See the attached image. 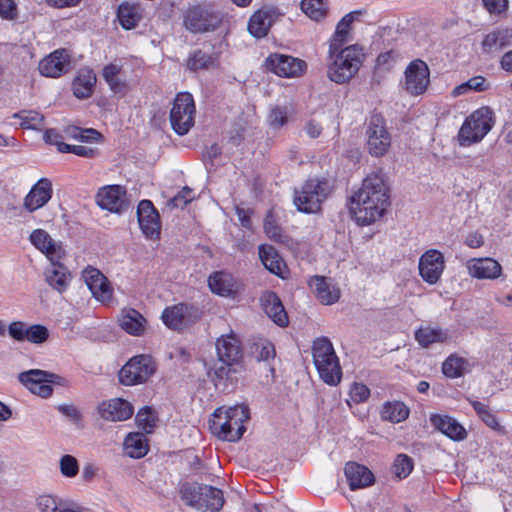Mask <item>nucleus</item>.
<instances>
[{"label":"nucleus","mask_w":512,"mask_h":512,"mask_svg":"<svg viewBox=\"0 0 512 512\" xmlns=\"http://www.w3.org/2000/svg\"><path fill=\"white\" fill-rule=\"evenodd\" d=\"M117 17L124 29H133L141 19V8L137 4L122 3L118 8Z\"/></svg>","instance_id":"nucleus-36"},{"label":"nucleus","mask_w":512,"mask_h":512,"mask_svg":"<svg viewBox=\"0 0 512 512\" xmlns=\"http://www.w3.org/2000/svg\"><path fill=\"white\" fill-rule=\"evenodd\" d=\"M136 422L139 428L150 433L155 426L154 413L149 407H144L137 413Z\"/></svg>","instance_id":"nucleus-55"},{"label":"nucleus","mask_w":512,"mask_h":512,"mask_svg":"<svg viewBox=\"0 0 512 512\" xmlns=\"http://www.w3.org/2000/svg\"><path fill=\"white\" fill-rule=\"evenodd\" d=\"M268 125L273 129H280L288 122V110L285 106H275L271 109L268 118Z\"/></svg>","instance_id":"nucleus-51"},{"label":"nucleus","mask_w":512,"mask_h":512,"mask_svg":"<svg viewBox=\"0 0 512 512\" xmlns=\"http://www.w3.org/2000/svg\"><path fill=\"white\" fill-rule=\"evenodd\" d=\"M261 301L263 309L269 318L281 327L288 325L287 313L281 303V300L275 293H267L263 296Z\"/></svg>","instance_id":"nucleus-30"},{"label":"nucleus","mask_w":512,"mask_h":512,"mask_svg":"<svg viewBox=\"0 0 512 512\" xmlns=\"http://www.w3.org/2000/svg\"><path fill=\"white\" fill-rule=\"evenodd\" d=\"M96 81L97 78L92 69H80L72 82L74 96L78 99L89 98L94 92Z\"/></svg>","instance_id":"nucleus-29"},{"label":"nucleus","mask_w":512,"mask_h":512,"mask_svg":"<svg viewBox=\"0 0 512 512\" xmlns=\"http://www.w3.org/2000/svg\"><path fill=\"white\" fill-rule=\"evenodd\" d=\"M466 267L471 277L477 279H496L502 274V266L493 258H473L467 261Z\"/></svg>","instance_id":"nucleus-21"},{"label":"nucleus","mask_w":512,"mask_h":512,"mask_svg":"<svg viewBox=\"0 0 512 512\" xmlns=\"http://www.w3.org/2000/svg\"><path fill=\"white\" fill-rule=\"evenodd\" d=\"M415 339L422 347H428L433 343H444L448 340V334L439 328H420L415 333Z\"/></svg>","instance_id":"nucleus-41"},{"label":"nucleus","mask_w":512,"mask_h":512,"mask_svg":"<svg viewBox=\"0 0 512 512\" xmlns=\"http://www.w3.org/2000/svg\"><path fill=\"white\" fill-rule=\"evenodd\" d=\"M98 413L106 421H125L133 415V407L128 401L114 398L100 403Z\"/></svg>","instance_id":"nucleus-20"},{"label":"nucleus","mask_w":512,"mask_h":512,"mask_svg":"<svg viewBox=\"0 0 512 512\" xmlns=\"http://www.w3.org/2000/svg\"><path fill=\"white\" fill-rule=\"evenodd\" d=\"M203 484H199L196 482L193 483H184L180 488V496L182 501L192 507L198 510V508L202 507V504L200 503L201 495H202V489Z\"/></svg>","instance_id":"nucleus-42"},{"label":"nucleus","mask_w":512,"mask_h":512,"mask_svg":"<svg viewBox=\"0 0 512 512\" xmlns=\"http://www.w3.org/2000/svg\"><path fill=\"white\" fill-rule=\"evenodd\" d=\"M255 353L258 361H268L275 357V349L271 343L256 345Z\"/></svg>","instance_id":"nucleus-62"},{"label":"nucleus","mask_w":512,"mask_h":512,"mask_svg":"<svg viewBox=\"0 0 512 512\" xmlns=\"http://www.w3.org/2000/svg\"><path fill=\"white\" fill-rule=\"evenodd\" d=\"M395 475L399 478H406L413 469V460L405 454H399L393 464Z\"/></svg>","instance_id":"nucleus-54"},{"label":"nucleus","mask_w":512,"mask_h":512,"mask_svg":"<svg viewBox=\"0 0 512 512\" xmlns=\"http://www.w3.org/2000/svg\"><path fill=\"white\" fill-rule=\"evenodd\" d=\"M70 69V55L65 49L56 50L39 63V71L47 77L57 78Z\"/></svg>","instance_id":"nucleus-18"},{"label":"nucleus","mask_w":512,"mask_h":512,"mask_svg":"<svg viewBox=\"0 0 512 512\" xmlns=\"http://www.w3.org/2000/svg\"><path fill=\"white\" fill-rule=\"evenodd\" d=\"M0 16L10 20L16 17V5L13 0H0Z\"/></svg>","instance_id":"nucleus-63"},{"label":"nucleus","mask_w":512,"mask_h":512,"mask_svg":"<svg viewBox=\"0 0 512 512\" xmlns=\"http://www.w3.org/2000/svg\"><path fill=\"white\" fill-rule=\"evenodd\" d=\"M327 194H296L294 204L300 212L317 213Z\"/></svg>","instance_id":"nucleus-40"},{"label":"nucleus","mask_w":512,"mask_h":512,"mask_svg":"<svg viewBox=\"0 0 512 512\" xmlns=\"http://www.w3.org/2000/svg\"><path fill=\"white\" fill-rule=\"evenodd\" d=\"M83 278L92 295L99 301L105 303L112 298V289L107 278L102 272L93 267H87L83 271Z\"/></svg>","instance_id":"nucleus-19"},{"label":"nucleus","mask_w":512,"mask_h":512,"mask_svg":"<svg viewBox=\"0 0 512 512\" xmlns=\"http://www.w3.org/2000/svg\"><path fill=\"white\" fill-rule=\"evenodd\" d=\"M50 262V266L44 272L45 281L50 287L62 293L70 284L71 273L67 267L60 263V260Z\"/></svg>","instance_id":"nucleus-27"},{"label":"nucleus","mask_w":512,"mask_h":512,"mask_svg":"<svg viewBox=\"0 0 512 512\" xmlns=\"http://www.w3.org/2000/svg\"><path fill=\"white\" fill-rule=\"evenodd\" d=\"M36 504L41 512H76L79 505L72 499L50 494L40 495Z\"/></svg>","instance_id":"nucleus-28"},{"label":"nucleus","mask_w":512,"mask_h":512,"mask_svg":"<svg viewBox=\"0 0 512 512\" xmlns=\"http://www.w3.org/2000/svg\"><path fill=\"white\" fill-rule=\"evenodd\" d=\"M390 186L384 174L377 171L369 174L364 180L362 189L359 192H389Z\"/></svg>","instance_id":"nucleus-46"},{"label":"nucleus","mask_w":512,"mask_h":512,"mask_svg":"<svg viewBox=\"0 0 512 512\" xmlns=\"http://www.w3.org/2000/svg\"><path fill=\"white\" fill-rule=\"evenodd\" d=\"M266 68L280 77H300L307 65L305 61L290 55L274 53L265 61Z\"/></svg>","instance_id":"nucleus-12"},{"label":"nucleus","mask_w":512,"mask_h":512,"mask_svg":"<svg viewBox=\"0 0 512 512\" xmlns=\"http://www.w3.org/2000/svg\"><path fill=\"white\" fill-rule=\"evenodd\" d=\"M312 356L320 378L329 385H337L341 380L342 371L331 341L326 337L315 339Z\"/></svg>","instance_id":"nucleus-4"},{"label":"nucleus","mask_w":512,"mask_h":512,"mask_svg":"<svg viewBox=\"0 0 512 512\" xmlns=\"http://www.w3.org/2000/svg\"><path fill=\"white\" fill-rule=\"evenodd\" d=\"M58 379H60L58 375L40 369H31L18 375V380L27 389L42 398L52 395L53 389L50 384L58 383Z\"/></svg>","instance_id":"nucleus-11"},{"label":"nucleus","mask_w":512,"mask_h":512,"mask_svg":"<svg viewBox=\"0 0 512 512\" xmlns=\"http://www.w3.org/2000/svg\"><path fill=\"white\" fill-rule=\"evenodd\" d=\"M430 71L427 64L420 60H413L405 70V89L414 96L423 94L429 84Z\"/></svg>","instance_id":"nucleus-14"},{"label":"nucleus","mask_w":512,"mask_h":512,"mask_svg":"<svg viewBox=\"0 0 512 512\" xmlns=\"http://www.w3.org/2000/svg\"><path fill=\"white\" fill-rule=\"evenodd\" d=\"M58 411L76 425H79L82 421L81 412L73 404H61L58 406Z\"/></svg>","instance_id":"nucleus-61"},{"label":"nucleus","mask_w":512,"mask_h":512,"mask_svg":"<svg viewBox=\"0 0 512 512\" xmlns=\"http://www.w3.org/2000/svg\"><path fill=\"white\" fill-rule=\"evenodd\" d=\"M466 363L464 358L451 355L442 364L443 374L449 378L460 377L464 373Z\"/></svg>","instance_id":"nucleus-49"},{"label":"nucleus","mask_w":512,"mask_h":512,"mask_svg":"<svg viewBox=\"0 0 512 512\" xmlns=\"http://www.w3.org/2000/svg\"><path fill=\"white\" fill-rule=\"evenodd\" d=\"M217 358L227 361L230 364H241L243 351L241 342L236 334L230 332L217 338L216 343Z\"/></svg>","instance_id":"nucleus-17"},{"label":"nucleus","mask_w":512,"mask_h":512,"mask_svg":"<svg viewBox=\"0 0 512 512\" xmlns=\"http://www.w3.org/2000/svg\"><path fill=\"white\" fill-rule=\"evenodd\" d=\"M485 82L486 80L482 76L472 77L468 81L456 86L452 91V95L455 97L460 96L471 90L484 91L486 89Z\"/></svg>","instance_id":"nucleus-50"},{"label":"nucleus","mask_w":512,"mask_h":512,"mask_svg":"<svg viewBox=\"0 0 512 512\" xmlns=\"http://www.w3.org/2000/svg\"><path fill=\"white\" fill-rule=\"evenodd\" d=\"M140 229L147 239L160 238L161 222L158 211L149 200L140 201L137 209Z\"/></svg>","instance_id":"nucleus-16"},{"label":"nucleus","mask_w":512,"mask_h":512,"mask_svg":"<svg viewBox=\"0 0 512 512\" xmlns=\"http://www.w3.org/2000/svg\"><path fill=\"white\" fill-rule=\"evenodd\" d=\"M309 286L316 298L323 305L336 303L341 295L340 289L324 276H314L309 281Z\"/></svg>","instance_id":"nucleus-23"},{"label":"nucleus","mask_w":512,"mask_h":512,"mask_svg":"<svg viewBox=\"0 0 512 512\" xmlns=\"http://www.w3.org/2000/svg\"><path fill=\"white\" fill-rule=\"evenodd\" d=\"M432 426L453 441H463L467 437L466 429L448 415L435 414L430 417Z\"/></svg>","instance_id":"nucleus-25"},{"label":"nucleus","mask_w":512,"mask_h":512,"mask_svg":"<svg viewBox=\"0 0 512 512\" xmlns=\"http://www.w3.org/2000/svg\"><path fill=\"white\" fill-rule=\"evenodd\" d=\"M494 125L493 112L489 107H481L468 116L462 124L458 140L461 146L480 142Z\"/></svg>","instance_id":"nucleus-5"},{"label":"nucleus","mask_w":512,"mask_h":512,"mask_svg":"<svg viewBox=\"0 0 512 512\" xmlns=\"http://www.w3.org/2000/svg\"><path fill=\"white\" fill-rule=\"evenodd\" d=\"M122 67L116 64H108L103 68L102 75L109 88L114 93H121L125 90V82L121 79Z\"/></svg>","instance_id":"nucleus-44"},{"label":"nucleus","mask_w":512,"mask_h":512,"mask_svg":"<svg viewBox=\"0 0 512 512\" xmlns=\"http://www.w3.org/2000/svg\"><path fill=\"white\" fill-rule=\"evenodd\" d=\"M161 317L168 328L179 331L195 323L199 313L193 306L180 303L167 307Z\"/></svg>","instance_id":"nucleus-13"},{"label":"nucleus","mask_w":512,"mask_h":512,"mask_svg":"<svg viewBox=\"0 0 512 512\" xmlns=\"http://www.w3.org/2000/svg\"><path fill=\"white\" fill-rule=\"evenodd\" d=\"M195 103L190 93L177 94L170 111V123L178 135H185L194 125Z\"/></svg>","instance_id":"nucleus-7"},{"label":"nucleus","mask_w":512,"mask_h":512,"mask_svg":"<svg viewBox=\"0 0 512 512\" xmlns=\"http://www.w3.org/2000/svg\"><path fill=\"white\" fill-rule=\"evenodd\" d=\"M217 62L215 54H208L202 50H196L188 60V68L191 70L208 69Z\"/></svg>","instance_id":"nucleus-47"},{"label":"nucleus","mask_w":512,"mask_h":512,"mask_svg":"<svg viewBox=\"0 0 512 512\" xmlns=\"http://www.w3.org/2000/svg\"><path fill=\"white\" fill-rule=\"evenodd\" d=\"M349 395L354 403H361L368 399L370 390L365 384L354 383L350 388Z\"/></svg>","instance_id":"nucleus-58"},{"label":"nucleus","mask_w":512,"mask_h":512,"mask_svg":"<svg viewBox=\"0 0 512 512\" xmlns=\"http://www.w3.org/2000/svg\"><path fill=\"white\" fill-rule=\"evenodd\" d=\"M61 474L66 478H74L79 473L78 460L69 454L63 455L59 460Z\"/></svg>","instance_id":"nucleus-52"},{"label":"nucleus","mask_w":512,"mask_h":512,"mask_svg":"<svg viewBox=\"0 0 512 512\" xmlns=\"http://www.w3.org/2000/svg\"><path fill=\"white\" fill-rule=\"evenodd\" d=\"M444 268V255L436 249L427 250L419 259L420 276L430 285L436 284L439 281Z\"/></svg>","instance_id":"nucleus-15"},{"label":"nucleus","mask_w":512,"mask_h":512,"mask_svg":"<svg viewBox=\"0 0 512 512\" xmlns=\"http://www.w3.org/2000/svg\"><path fill=\"white\" fill-rule=\"evenodd\" d=\"M330 63L327 68L328 78L337 83L345 84L350 82L358 73L363 64L365 54L359 45H350L331 53L329 45Z\"/></svg>","instance_id":"nucleus-2"},{"label":"nucleus","mask_w":512,"mask_h":512,"mask_svg":"<svg viewBox=\"0 0 512 512\" xmlns=\"http://www.w3.org/2000/svg\"><path fill=\"white\" fill-rule=\"evenodd\" d=\"M126 194H96L97 205L114 213H121L129 206Z\"/></svg>","instance_id":"nucleus-39"},{"label":"nucleus","mask_w":512,"mask_h":512,"mask_svg":"<svg viewBox=\"0 0 512 512\" xmlns=\"http://www.w3.org/2000/svg\"><path fill=\"white\" fill-rule=\"evenodd\" d=\"M49 337L48 329L40 324L27 325L25 340L33 344H41Z\"/></svg>","instance_id":"nucleus-53"},{"label":"nucleus","mask_w":512,"mask_h":512,"mask_svg":"<svg viewBox=\"0 0 512 512\" xmlns=\"http://www.w3.org/2000/svg\"><path fill=\"white\" fill-rule=\"evenodd\" d=\"M208 284L211 291L220 296L229 297L237 292L236 281L234 277L226 272H215L208 278Z\"/></svg>","instance_id":"nucleus-31"},{"label":"nucleus","mask_w":512,"mask_h":512,"mask_svg":"<svg viewBox=\"0 0 512 512\" xmlns=\"http://www.w3.org/2000/svg\"><path fill=\"white\" fill-rule=\"evenodd\" d=\"M264 231L273 241L283 244L287 247L292 246L293 240L278 225L272 210L268 211L264 219Z\"/></svg>","instance_id":"nucleus-37"},{"label":"nucleus","mask_w":512,"mask_h":512,"mask_svg":"<svg viewBox=\"0 0 512 512\" xmlns=\"http://www.w3.org/2000/svg\"><path fill=\"white\" fill-rule=\"evenodd\" d=\"M360 12H350L346 14L337 24L336 31L330 41L331 44V53L337 51L348 41V35L350 26L353 23L355 17L359 15Z\"/></svg>","instance_id":"nucleus-35"},{"label":"nucleus","mask_w":512,"mask_h":512,"mask_svg":"<svg viewBox=\"0 0 512 512\" xmlns=\"http://www.w3.org/2000/svg\"><path fill=\"white\" fill-rule=\"evenodd\" d=\"M301 9L315 21L321 20L327 14V4L324 0H302Z\"/></svg>","instance_id":"nucleus-48"},{"label":"nucleus","mask_w":512,"mask_h":512,"mask_svg":"<svg viewBox=\"0 0 512 512\" xmlns=\"http://www.w3.org/2000/svg\"><path fill=\"white\" fill-rule=\"evenodd\" d=\"M51 198V194H26L24 207L33 212L44 206Z\"/></svg>","instance_id":"nucleus-56"},{"label":"nucleus","mask_w":512,"mask_h":512,"mask_svg":"<svg viewBox=\"0 0 512 512\" xmlns=\"http://www.w3.org/2000/svg\"><path fill=\"white\" fill-rule=\"evenodd\" d=\"M124 449L131 458L144 457L148 452L145 435L142 433H130L124 440Z\"/></svg>","instance_id":"nucleus-38"},{"label":"nucleus","mask_w":512,"mask_h":512,"mask_svg":"<svg viewBox=\"0 0 512 512\" xmlns=\"http://www.w3.org/2000/svg\"><path fill=\"white\" fill-rule=\"evenodd\" d=\"M485 9L491 15L500 16L508 9V0H482Z\"/></svg>","instance_id":"nucleus-59"},{"label":"nucleus","mask_w":512,"mask_h":512,"mask_svg":"<svg viewBox=\"0 0 512 512\" xmlns=\"http://www.w3.org/2000/svg\"><path fill=\"white\" fill-rule=\"evenodd\" d=\"M344 474L351 490L365 488L374 483L373 473L356 462H348L345 465Z\"/></svg>","instance_id":"nucleus-26"},{"label":"nucleus","mask_w":512,"mask_h":512,"mask_svg":"<svg viewBox=\"0 0 512 512\" xmlns=\"http://www.w3.org/2000/svg\"><path fill=\"white\" fill-rule=\"evenodd\" d=\"M30 241L50 261L61 260L65 256V251L61 244L55 242L45 230H34L30 235Z\"/></svg>","instance_id":"nucleus-22"},{"label":"nucleus","mask_w":512,"mask_h":512,"mask_svg":"<svg viewBox=\"0 0 512 512\" xmlns=\"http://www.w3.org/2000/svg\"><path fill=\"white\" fill-rule=\"evenodd\" d=\"M259 257L266 269L275 275H281L285 263L271 245H261L259 247Z\"/></svg>","instance_id":"nucleus-34"},{"label":"nucleus","mask_w":512,"mask_h":512,"mask_svg":"<svg viewBox=\"0 0 512 512\" xmlns=\"http://www.w3.org/2000/svg\"><path fill=\"white\" fill-rule=\"evenodd\" d=\"M329 188L328 182L326 180L319 179H309L306 182L304 190L302 192H325Z\"/></svg>","instance_id":"nucleus-64"},{"label":"nucleus","mask_w":512,"mask_h":512,"mask_svg":"<svg viewBox=\"0 0 512 512\" xmlns=\"http://www.w3.org/2000/svg\"><path fill=\"white\" fill-rule=\"evenodd\" d=\"M27 324L22 321H13L11 322L6 331H8L9 336L18 342L25 341Z\"/></svg>","instance_id":"nucleus-57"},{"label":"nucleus","mask_w":512,"mask_h":512,"mask_svg":"<svg viewBox=\"0 0 512 512\" xmlns=\"http://www.w3.org/2000/svg\"><path fill=\"white\" fill-rule=\"evenodd\" d=\"M381 416L384 420L399 423L409 416V409L403 402H387L383 406Z\"/></svg>","instance_id":"nucleus-43"},{"label":"nucleus","mask_w":512,"mask_h":512,"mask_svg":"<svg viewBox=\"0 0 512 512\" xmlns=\"http://www.w3.org/2000/svg\"><path fill=\"white\" fill-rule=\"evenodd\" d=\"M202 495L200 503L202 504L201 508H198V511L201 512H218L222 509L224 505V495L223 491L219 488L203 485L202 487Z\"/></svg>","instance_id":"nucleus-32"},{"label":"nucleus","mask_w":512,"mask_h":512,"mask_svg":"<svg viewBox=\"0 0 512 512\" xmlns=\"http://www.w3.org/2000/svg\"><path fill=\"white\" fill-rule=\"evenodd\" d=\"M119 322L123 330L134 336L142 335L145 330L146 319L135 309L124 310Z\"/></svg>","instance_id":"nucleus-33"},{"label":"nucleus","mask_w":512,"mask_h":512,"mask_svg":"<svg viewBox=\"0 0 512 512\" xmlns=\"http://www.w3.org/2000/svg\"><path fill=\"white\" fill-rule=\"evenodd\" d=\"M222 16L210 4H197L189 7L183 16L185 28L192 33L213 31L219 27Z\"/></svg>","instance_id":"nucleus-6"},{"label":"nucleus","mask_w":512,"mask_h":512,"mask_svg":"<svg viewBox=\"0 0 512 512\" xmlns=\"http://www.w3.org/2000/svg\"><path fill=\"white\" fill-rule=\"evenodd\" d=\"M502 48L503 47H500V40H498V36L495 30L488 33L482 41V49L485 53L490 54L498 52Z\"/></svg>","instance_id":"nucleus-60"},{"label":"nucleus","mask_w":512,"mask_h":512,"mask_svg":"<svg viewBox=\"0 0 512 512\" xmlns=\"http://www.w3.org/2000/svg\"><path fill=\"white\" fill-rule=\"evenodd\" d=\"M368 152L375 157L385 155L391 146V136L387 131L384 119L372 116L366 130Z\"/></svg>","instance_id":"nucleus-10"},{"label":"nucleus","mask_w":512,"mask_h":512,"mask_svg":"<svg viewBox=\"0 0 512 512\" xmlns=\"http://www.w3.org/2000/svg\"><path fill=\"white\" fill-rule=\"evenodd\" d=\"M243 369L242 364H230L227 361H214L209 367L207 375L213 382L216 390L229 393L233 391L237 385V374Z\"/></svg>","instance_id":"nucleus-9"},{"label":"nucleus","mask_w":512,"mask_h":512,"mask_svg":"<svg viewBox=\"0 0 512 512\" xmlns=\"http://www.w3.org/2000/svg\"><path fill=\"white\" fill-rule=\"evenodd\" d=\"M277 17L276 10L271 7H263L256 11L250 18L248 30L256 38L265 37Z\"/></svg>","instance_id":"nucleus-24"},{"label":"nucleus","mask_w":512,"mask_h":512,"mask_svg":"<svg viewBox=\"0 0 512 512\" xmlns=\"http://www.w3.org/2000/svg\"><path fill=\"white\" fill-rule=\"evenodd\" d=\"M249 419L248 407L235 405L217 408L210 420V430L221 440L236 442L244 434V423Z\"/></svg>","instance_id":"nucleus-1"},{"label":"nucleus","mask_w":512,"mask_h":512,"mask_svg":"<svg viewBox=\"0 0 512 512\" xmlns=\"http://www.w3.org/2000/svg\"><path fill=\"white\" fill-rule=\"evenodd\" d=\"M13 118L20 120V126L24 129L39 130L44 124V116L33 110H21L13 114Z\"/></svg>","instance_id":"nucleus-45"},{"label":"nucleus","mask_w":512,"mask_h":512,"mask_svg":"<svg viewBox=\"0 0 512 512\" xmlns=\"http://www.w3.org/2000/svg\"><path fill=\"white\" fill-rule=\"evenodd\" d=\"M348 205L356 224L367 226L384 215L390 205L389 194H352Z\"/></svg>","instance_id":"nucleus-3"},{"label":"nucleus","mask_w":512,"mask_h":512,"mask_svg":"<svg viewBox=\"0 0 512 512\" xmlns=\"http://www.w3.org/2000/svg\"><path fill=\"white\" fill-rule=\"evenodd\" d=\"M156 371V365L148 355L130 359L119 371V380L124 385H135L147 381Z\"/></svg>","instance_id":"nucleus-8"}]
</instances>
